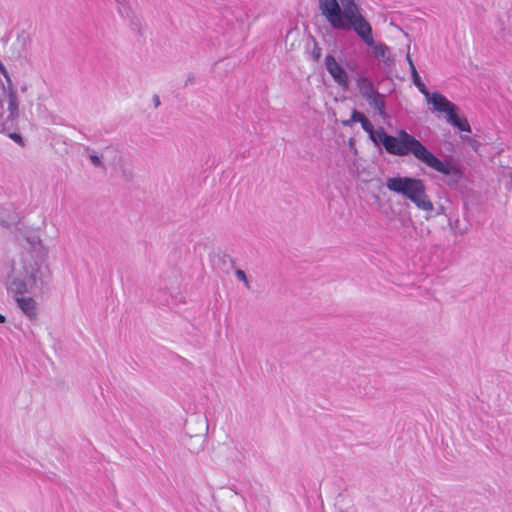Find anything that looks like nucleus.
Segmentation results:
<instances>
[{
  "instance_id": "nucleus-1",
  "label": "nucleus",
  "mask_w": 512,
  "mask_h": 512,
  "mask_svg": "<svg viewBox=\"0 0 512 512\" xmlns=\"http://www.w3.org/2000/svg\"><path fill=\"white\" fill-rule=\"evenodd\" d=\"M18 259L14 260L11 272L7 275L5 286L12 294L18 307L30 319L37 316L36 301L24 294L42 289L50 282L51 272L46 264L48 250L38 236L27 238Z\"/></svg>"
},
{
  "instance_id": "nucleus-2",
  "label": "nucleus",
  "mask_w": 512,
  "mask_h": 512,
  "mask_svg": "<svg viewBox=\"0 0 512 512\" xmlns=\"http://www.w3.org/2000/svg\"><path fill=\"white\" fill-rule=\"evenodd\" d=\"M318 7L321 15L333 29L353 30L367 46L372 48L376 58L383 61L390 59L389 48L383 43H375L372 26L363 16L356 0H318Z\"/></svg>"
},
{
  "instance_id": "nucleus-3",
  "label": "nucleus",
  "mask_w": 512,
  "mask_h": 512,
  "mask_svg": "<svg viewBox=\"0 0 512 512\" xmlns=\"http://www.w3.org/2000/svg\"><path fill=\"white\" fill-rule=\"evenodd\" d=\"M369 136L375 144L381 143L389 154L396 156L411 154L427 167L447 176L446 183L448 185L457 184L462 178L459 167L451 161H442L437 158L427 147L405 130H400L397 136H391L383 128H378L373 130V133Z\"/></svg>"
},
{
  "instance_id": "nucleus-4",
  "label": "nucleus",
  "mask_w": 512,
  "mask_h": 512,
  "mask_svg": "<svg viewBox=\"0 0 512 512\" xmlns=\"http://www.w3.org/2000/svg\"><path fill=\"white\" fill-rule=\"evenodd\" d=\"M385 184L388 190L409 199L418 209L426 212L434 209L422 179L407 176L389 177Z\"/></svg>"
},
{
  "instance_id": "nucleus-5",
  "label": "nucleus",
  "mask_w": 512,
  "mask_h": 512,
  "mask_svg": "<svg viewBox=\"0 0 512 512\" xmlns=\"http://www.w3.org/2000/svg\"><path fill=\"white\" fill-rule=\"evenodd\" d=\"M19 118V100L12 85L4 90L0 97V127L2 130L12 129Z\"/></svg>"
},
{
  "instance_id": "nucleus-6",
  "label": "nucleus",
  "mask_w": 512,
  "mask_h": 512,
  "mask_svg": "<svg viewBox=\"0 0 512 512\" xmlns=\"http://www.w3.org/2000/svg\"><path fill=\"white\" fill-rule=\"evenodd\" d=\"M324 65L335 83L346 90L349 86V77L341 63L338 62L333 55H327L324 60Z\"/></svg>"
},
{
  "instance_id": "nucleus-7",
  "label": "nucleus",
  "mask_w": 512,
  "mask_h": 512,
  "mask_svg": "<svg viewBox=\"0 0 512 512\" xmlns=\"http://www.w3.org/2000/svg\"><path fill=\"white\" fill-rule=\"evenodd\" d=\"M426 101L429 104H432L433 109L439 113H445L446 118L454 111H457V106L449 101L445 96H443L439 92H430L428 89H426L425 93H422Z\"/></svg>"
},
{
  "instance_id": "nucleus-8",
  "label": "nucleus",
  "mask_w": 512,
  "mask_h": 512,
  "mask_svg": "<svg viewBox=\"0 0 512 512\" xmlns=\"http://www.w3.org/2000/svg\"><path fill=\"white\" fill-rule=\"evenodd\" d=\"M186 434L190 437L205 436L208 432V419L202 414H192L185 422Z\"/></svg>"
},
{
  "instance_id": "nucleus-9",
  "label": "nucleus",
  "mask_w": 512,
  "mask_h": 512,
  "mask_svg": "<svg viewBox=\"0 0 512 512\" xmlns=\"http://www.w3.org/2000/svg\"><path fill=\"white\" fill-rule=\"evenodd\" d=\"M115 149L112 146L105 147L102 152L99 154L94 149H91L90 147L84 148V153L89 157L92 165L96 168H99L103 171L107 170V167L103 161L105 155L114 153Z\"/></svg>"
},
{
  "instance_id": "nucleus-10",
  "label": "nucleus",
  "mask_w": 512,
  "mask_h": 512,
  "mask_svg": "<svg viewBox=\"0 0 512 512\" xmlns=\"http://www.w3.org/2000/svg\"><path fill=\"white\" fill-rule=\"evenodd\" d=\"M369 106L374 109L382 119L387 118V113L385 111V95L375 91V93L369 95V97L364 98Z\"/></svg>"
},
{
  "instance_id": "nucleus-11",
  "label": "nucleus",
  "mask_w": 512,
  "mask_h": 512,
  "mask_svg": "<svg viewBox=\"0 0 512 512\" xmlns=\"http://www.w3.org/2000/svg\"><path fill=\"white\" fill-rule=\"evenodd\" d=\"M117 6V10L120 15L126 19H129L132 23L138 24V17L131 6L130 0H114Z\"/></svg>"
},
{
  "instance_id": "nucleus-12",
  "label": "nucleus",
  "mask_w": 512,
  "mask_h": 512,
  "mask_svg": "<svg viewBox=\"0 0 512 512\" xmlns=\"http://www.w3.org/2000/svg\"><path fill=\"white\" fill-rule=\"evenodd\" d=\"M356 87L363 98L369 97V95L377 91L373 81L366 75H359L356 78Z\"/></svg>"
},
{
  "instance_id": "nucleus-13",
  "label": "nucleus",
  "mask_w": 512,
  "mask_h": 512,
  "mask_svg": "<svg viewBox=\"0 0 512 512\" xmlns=\"http://www.w3.org/2000/svg\"><path fill=\"white\" fill-rule=\"evenodd\" d=\"M447 122L458 130L463 132H471V127L468 120L465 117H460L457 111L452 112L447 118Z\"/></svg>"
},
{
  "instance_id": "nucleus-14",
  "label": "nucleus",
  "mask_w": 512,
  "mask_h": 512,
  "mask_svg": "<svg viewBox=\"0 0 512 512\" xmlns=\"http://www.w3.org/2000/svg\"><path fill=\"white\" fill-rule=\"evenodd\" d=\"M406 60L409 64V67H410V71H411V76H412V79H413V83L415 84V86L418 88V90L421 92V93H425L426 92V85L423 83V81L421 80V77L419 76L417 70H416V67L411 59V56L410 54L408 53L406 55Z\"/></svg>"
},
{
  "instance_id": "nucleus-15",
  "label": "nucleus",
  "mask_w": 512,
  "mask_h": 512,
  "mask_svg": "<svg viewBox=\"0 0 512 512\" xmlns=\"http://www.w3.org/2000/svg\"><path fill=\"white\" fill-rule=\"evenodd\" d=\"M363 117H364V115L362 113L358 112L357 110H353L350 119L343 120L342 125L346 126V127H350V126H352L353 123L360 122V120H362Z\"/></svg>"
},
{
  "instance_id": "nucleus-16",
  "label": "nucleus",
  "mask_w": 512,
  "mask_h": 512,
  "mask_svg": "<svg viewBox=\"0 0 512 512\" xmlns=\"http://www.w3.org/2000/svg\"><path fill=\"white\" fill-rule=\"evenodd\" d=\"M360 124L365 132H367L369 135L373 133V125L371 122L364 116L362 120H360Z\"/></svg>"
},
{
  "instance_id": "nucleus-17",
  "label": "nucleus",
  "mask_w": 512,
  "mask_h": 512,
  "mask_svg": "<svg viewBox=\"0 0 512 512\" xmlns=\"http://www.w3.org/2000/svg\"><path fill=\"white\" fill-rule=\"evenodd\" d=\"M235 275H236L238 280L242 281L245 284V286L247 288H249V281H248L247 276H246V274H245V272L243 270L237 269L235 271Z\"/></svg>"
},
{
  "instance_id": "nucleus-18",
  "label": "nucleus",
  "mask_w": 512,
  "mask_h": 512,
  "mask_svg": "<svg viewBox=\"0 0 512 512\" xmlns=\"http://www.w3.org/2000/svg\"><path fill=\"white\" fill-rule=\"evenodd\" d=\"M9 138L12 139L13 141H15L16 143H18L19 145H21L22 147L25 146V142L22 138V136L18 133H9Z\"/></svg>"
},
{
  "instance_id": "nucleus-19",
  "label": "nucleus",
  "mask_w": 512,
  "mask_h": 512,
  "mask_svg": "<svg viewBox=\"0 0 512 512\" xmlns=\"http://www.w3.org/2000/svg\"><path fill=\"white\" fill-rule=\"evenodd\" d=\"M311 55L315 61H318L321 57V48L315 43Z\"/></svg>"
},
{
  "instance_id": "nucleus-20",
  "label": "nucleus",
  "mask_w": 512,
  "mask_h": 512,
  "mask_svg": "<svg viewBox=\"0 0 512 512\" xmlns=\"http://www.w3.org/2000/svg\"><path fill=\"white\" fill-rule=\"evenodd\" d=\"M0 72L8 79L7 70L1 61H0Z\"/></svg>"
},
{
  "instance_id": "nucleus-21",
  "label": "nucleus",
  "mask_w": 512,
  "mask_h": 512,
  "mask_svg": "<svg viewBox=\"0 0 512 512\" xmlns=\"http://www.w3.org/2000/svg\"><path fill=\"white\" fill-rule=\"evenodd\" d=\"M6 321V318L4 315L0 314V324L4 323Z\"/></svg>"
},
{
  "instance_id": "nucleus-22",
  "label": "nucleus",
  "mask_w": 512,
  "mask_h": 512,
  "mask_svg": "<svg viewBox=\"0 0 512 512\" xmlns=\"http://www.w3.org/2000/svg\"><path fill=\"white\" fill-rule=\"evenodd\" d=\"M473 143V146H476L477 142L476 140H470Z\"/></svg>"
},
{
  "instance_id": "nucleus-23",
  "label": "nucleus",
  "mask_w": 512,
  "mask_h": 512,
  "mask_svg": "<svg viewBox=\"0 0 512 512\" xmlns=\"http://www.w3.org/2000/svg\"><path fill=\"white\" fill-rule=\"evenodd\" d=\"M473 143V146H476L477 142L476 140H470Z\"/></svg>"
},
{
  "instance_id": "nucleus-24",
  "label": "nucleus",
  "mask_w": 512,
  "mask_h": 512,
  "mask_svg": "<svg viewBox=\"0 0 512 512\" xmlns=\"http://www.w3.org/2000/svg\"><path fill=\"white\" fill-rule=\"evenodd\" d=\"M155 102H156V105H158V104H159V99H158V97H156Z\"/></svg>"
}]
</instances>
